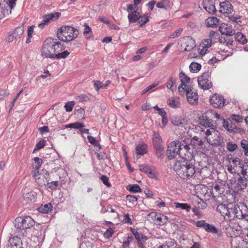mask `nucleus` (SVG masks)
<instances>
[{"label":"nucleus","instance_id":"1","mask_svg":"<svg viewBox=\"0 0 248 248\" xmlns=\"http://www.w3.org/2000/svg\"><path fill=\"white\" fill-rule=\"evenodd\" d=\"M63 49L62 45L57 39L47 38L43 43L41 55L46 58L65 59L70 53L67 50L61 52Z\"/></svg>","mask_w":248,"mask_h":248},{"label":"nucleus","instance_id":"2","mask_svg":"<svg viewBox=\"0 0 248 248\" xmlns=\"http://www.w3.org/2000/svg\"><path fill=\"white\" fill-rule=\"evenodd\" d=\"M184 157L183 161H177L173 166V170L179 177L184 179L191 178L195 173L194 155L191 153Z\"/></svg>","mask_w":248,"mask_h":248},{"label":"nucleus","instance_id":"3","mask_svg":"<svg viewBox=\"0 0 248 248\" xmlns=\"http://www.w3.org/2000/svg\"><path fill=\"white\" fill-rule=\"evenodd\" d=\"M182 146L181 142L179 140L171 141L168 145L166 151L168 158L171 160L178 155L180 157L183 159L185 156H188V153H191V148L189 147L188 145H185L183 147Z\"/></svg>","mask_w":248,"mask_h":248},{"label":"nucleus","instance_id":"4","mask_svg":"<svg viewBox=\"0 0 248 248\" xmlns=\"http://www.w3.org/2000/svg\"><path fill=\"white\" fill-rule=\"evenodd\" d=\"M58 38L63 42H69L77 38L78 31L73 27L66 26L60 28L57 32Z\"/></svg>","mask_w":248,"mask_h":248},{"label":"nucleus","instance_id":"5","mask_svg":"<svg viewBox=\"0 0 248 248\" xmlns=\"http://www.w3.org/2000/svg\"><path fill=\"white\" fill-rule=\"evenodd\" d=\"M207 141L211 145L219 146L223 141L220 133L214 127L209 128L205 131Z\"/></svg>","mask_w":248,"mask_h":248},{"label":"nucleus","instance_id":"6","mask_svg":"<svg viewBox=\"0 0 248 248\" xmlns=\"http://www.w3.org/2000/svg\"><path fill=\"white\" fill-rule=\"evenodd\" d=\"M14 224L17 229H28L35 225V221L29 216L20 217L15 219Z\"/></svg>","mask_w":248,"mask_h":248},{"label":"nucleus","instance_id":"7","mask_svg":"<svg viewBox=\"0 0 248 248\" xmlns=\"http://www.w3.org/2000/svg\"><path fill=\"white\" fill-rule=\"evenodd\" d=\"M212 110H208L199 117V124L205 127H214Z\"/></svg>","mask_w":248,"mask_h":248},{"label":"nucleus","instance_id":"8","mask_svg":"<svg viewBox=\"0 0 248 248\" xmlns=\"http://www.w3.org/2000/svg\"><path fill=\"white\" fill-rule=\"evenodd\" d=\"M235 210L236 218L248 221V207L246 204L242 202L237 203Z\"/></svg>","mask_w":248,"mask_h":248},{"label":"nucleus","instance_id":"9","mask_svg":"<svg viewBox=\"0 0 248 248\" xmlns=\"http://www.w3.org/2000/svg\"><path fill=\"white\" fill-rule=\"evenodd\" d=\"M42 171L44 172L43 173H39V171H34L33 175L36 183L41 186H44L48 184V178L49 176V174L46 170L45 171L42 170Z\"/></svg>","mask_w":248,"mask_h":248},{"label":"nucleus","instance_id":"10","mask_svg":"<svg viewBox=\"0 0 248 248\" xmlns=\"http://www.w3.org/2000/svg\"><path fill=\"white\" fill-rule=\"evenodd\" d=\"M210 74L208 72L203 73L198 79V82L200 87L206 90L212 87V84L209 81Z\"/></svg>","mask_w":248,"mask_h":248},{"label":"nucleus","instance_id":"11","mask_svg":"<svg viewBox=\"0 0 248 248\" xmlns=\"http://www.w3.org/2000/svg\"><path fill=\"white\" fill-rule=\"evenodd\" d=\"M24 27L20 26L16 28L14 31L8 33L7 41L8 42H12L14 41H17L19 39L24 33Z\"/></svg>","mask_w":248,"mask_h":248},{"label":"nucleus","instance_id":"12","mask_svg":"<svg viewBox=\"0 0 248 248\" xmlns=\"http://www.w3.org/2000/svg\"><path fill=\"white\" fill-rule=\"evenodd\" d=\"M210 102L214 108H220L223 107L225 100L221 95L215 93L210 97Z\"/></svg>","mask_w":248,"mask_h":248},{"label":"nucleus","instance_id":"13","mask_svg":"<svg viewBox=\"0 0 248 248\" xmlns=\"http://www.w3.org/2000/svg\"><path fill=\"white\" fill-rule=\"evenodd\" d=\"M183 92H185L186 95L187 101L191 104H196L198 102V95L197 93L192 92V88L191 87H185Z\"/></svg>","mask_w":248,"mask_h":248},{"label":"nucleus","instance_id":"14","mask_svg":"<svg viewBox=\"0 0 248 248\" xmlns=\"http://www.w3.org/2000/svg\"><path fill=\"white\" fill-rule=\"evenodd\" d=\"M247 179L244 177H238L237 182L234 184V191L239 192L246 188L247 186Z\"/></svg>","mask_w":248,"mask_h":248},{"label":"nucleus","instance_id":"15","mask_svg":"<svg viewBox=\"0 0 248 248\" xmlns=\"http://www.w3.org/2000/svg\"><path fill=\"white\" fill-rule=\"evenodd\" d=\"M180 78L181 79V83L178 87V91L179 93L183 92L185 90V87H191L189 85H187L186 83H188L190 82V78L187 77L184 72H181L179 74Z\"/></svg>","mask_w":248,"mask_h":248},{"label":"nucleus","instance_id":"16","mask_svg":"<svg viewBox=\"0 0 248 248\" xmlns=\"http://www.w3.org/2000/svg\"><path fill=\"white\" fill-rule=\"evenodd\" d=\"M184 142L186 143V145H188L189 148L190 146H192L193 148H196L202 146L203 145L202 140L196 136L194 137L192 139H186L184 140Z\"/></svg>","mask_w":248,"mask_h":248},{"label":"nucleus","instance_id":"17","mask_svg":"<svg viewBox=\"0 0 248 248\" xmlns=\"http://www.w3.org/2000/svg\"><path fill=\"white\" fill-rule=\"evenodd\" d=\"M233 11V7L229 1H223L220 3L219 12L221 13L231 14Z\"/></svg>","mask_w":248,"mask_h":248},{"label":"nucleus","instance_id":"18","mask_svg":"<svg viewBox=\"0 0 248 248\" xmlns=\"http://www.w3.org/2000/svg\"><path fill=\"white\" fill-rule=\"evenodd\" d=\"M219 30L222 34L228 36H232L235 33V31L232 29L231 26L225 23L221 24Z\"/></svg>","mask_w":248,"mask_h":248},{"label":"nucleus","instance_id":"19","mask_svg":"<svg viewBox=\"0 0 248 248\" xmlns=\"http://www.w3.org/2000/svg\"><path fill=\"white\" fill-rule=\"evenodd\" d=\"M7 248H23L22 240L17 237L10 238Z\"/></svg>","mask_w":248,"mask_h":248},{"label":"nucleus","instance_id":"20","mask_svg":"<svg viewBox=\"0 0 248 248\" xmlns=\"http://www.w3.org/2000/svg\"><path fill=\"white\" fill-rule=\"evenodd\" d=\"M152 216L153 217H154L155 220L156 221V223L159 225L165 224L168 220L167 217L161 214H157L156 213H152L149 215V216Z\"/></svg>","mask_w":248,"mask_h":248},{"label":"nucleus","instance_id":"21","mask_svg":"<svg viewBox=\"0 0 248 248\" xmlns=\"http://www.w3.org/2000/svg\"><path fill=\"white\" fill-rule=\"evenodd\" d=\"M235 208V204H229L226 214L224 217L226 220H231L236 217Z\"/></svg>","mask_w":248,"mask_h":248},{"label":"nucleus","instance_id":"22","mask_svg":"<svg viewBox=\"0 0 248 248\" xmlns=\"http://www.w3.org/2000/svg\"><path fill=\"white\" fill-rule=\"evenodd\" d=\"M134 236L137 240L139 248H145L144 244H145L146 241L148 239L147 237L144 235L142 233H139L138 232L134 234Z\"/></svg>","mask_w":248,"mask_h":248},{"label":"nucleus","instance_id":"23","mask_svg":"<svg viewBox=\"0 0 248 248\" xmlns=\"http://www.w3.org/2000/svg\"><path fill=\"white\" fill-rule=\"evenodd\" d=\"M203 7L204 9L209 14H213L216 12L215 5L212 1L209 0H204L203 1Z\"/></svg>","mask_w":248,"mask_h":248},{"label":"nucleus","instance_id":"24","mask_svg":"<svg viewBox=\"0 0 248 248\" xmlns=\"http://www.w3.org/2000/svg\"><path fill=\"white\" fill-rule=\"evenodd\" d=\"M185 48L184 50L186 51H189L195 46V43L194 40L189 36L185 38Z\"/></svg>","mask_w":248,"mask_h":248},{"label":"nucleus","instance_id":"25","mask_svg":"<svg viewBox=\"0 0 248 248\" xmlns=\"http://www.w3.org/2000/svg\"><path fill=\"white\" fill-rule=\"evenodd\" d=\"M37 194L32 191L25 193L23 195L24 200L28 203L35 202L36 199Z\"/></svg>","mask_w":248,"mask_h":248},{"label":"nucleus","instance_id":"26","mask_svg":"<svg viewBox=\"0 0 248 248\" xmlns=\"http://www.w3.org/2000/svg\"><path fill=\"white\" fill-rule=\"evenodd\" d=\"M60 15L59 13L46 15L43 16L42 22L47 25L51 20L57 19L59 17Z\"/></svg>","mask_w":248,"mask_h":248},{"label":"nucleus","instance_id":"27","mask_svg":"<svg viewBox=\"0 0 248 248\" xmlns=\"http://www.w3.org/2000/svg\"><path fill=\"white\" fill-rule=\"evenodd\" d=\"M153 141L154 147L163 146L162 139L158 132H154Z\"/></svg>","mask_w":248,"mask_h":248},{"label":"nucleus","instance_id":"28","mask_svg":"<svg viewBox=\"0 0 248 248\" xmlns=\"http://www.w3.org/2000/svg\"><path fill=\"white\" fill-rule=\"evenodd\" d=\"M140 15L138 11H133L132 13H129L128 15L129 22L135 23L140 19Z\"/></svg>","mask_w":248,"mask_h":248},{"label":"nucleus","instance_id":"29","mask_svg":"<svg viewBox=\"0 0 248 248\" xmlns=\"http://www.w3.org/2000/svg\"><path fill=\"white\" fill-rule=\"evenodd\" d=\"M219 19L216 17H209L206 20V25L208 27L216 28L218 24Z\"/></svg>","mask_w":248,"mask_h":248},{"label":"nucleus","instance_id":"30","mask_svg":"<svg viewBox=\"0 0 248 248\" xmlns=\"http://www.w3.org/2000/svg\"><path fill=\"white\" fill-rule=\"evenodd\" d=\"M211 45L212 41L211 39H207L204 40L200 45V47H202L201 51V54H205L207 51L208 48L211 46Z\"/></svg>","mask_w":248,"mask_h":248},{"label":"nucleus","instance_id":"31","mask_svg":"<svg viewBox=\"0 0 248 248\" xmlns=\"http://www.w3.org/2000/svg\"><path fill=\"white\" fill-rule=\"evenodd\" d=\"M52 205L50 203L42 205L38 207V210L39 212L43 214H48L52 210Z\"/></svg>","mask_w":248,"mask_h":248},{"label":"nucleus","instance_id":"32","mask_svg":"<svg viewBox=\"0 0 248 248\" xmlns=\"http://www.w3.org/2000/svg\"><path fill=\"white\" fill-rule=\"evenodd\" d=\"M223 127L230 133L234 132L235 129H236V126L233 125L232 122L230 124L229 122L226 120H223Z\"/></svg>","mask_w":248,"mask_h":248},{"label":"nucleus","instance_id":"33","mask_svg":"<svg viewBox=\"0 0 248 248\" xmlns=\"http://www.w3.org/2000/svg\"><path fill=\"white\" fill-rule=\"evenodd\" d=\"M137 158H139L138 155H143L146 153V145L145 144H139L136 148Z\"/></svg>","mask_w":248,"mask_h":248},{"label":"nucleus","instance_id":"34","mask_svg":"<svg viewBox=\"0 0 248 248\" xmlns=\"http://www.w3.org/2000/svg\"><path fill=\"white\" fill-rule=\"evenodd\" d=\"M235 39L236 41L243 45L247 42V39L245 36L240 32H238L235 34Z\"/></svg>","mask_w":248,"mask_h":248},{"label":"nucleus","instance_id":"35","mask_svg":"<svg viewBox=\"0 0 248 248\" xmlns=\"http://www.w3.org/2000/svg\"><path fill=\"white\" fill-rule=\"evenodd\" d=\"M229 205V204L226 205L223 204H220L217 206V211L219 212L221 215L225 217Z\"/></svg>","mask_w":248,"mask_h":248},{"label":"nucleus","instance_id":"36","mask_svg":"<svg viewBox=\"0 0 248 248\" xmlns=\"http://www.w3.org/2000/svg\"><path fill=\"white\" fill-rule=\"evenodd\" d=\"M170 0H162L158 2L156 6L158 8L165 9L168 10L169 8Z\"/></svg>","mask_w":248,"mask_h":248},{"label":"nucleus","instance_id":"37","mask_svg":"<svg viewBox=\"0 0 248 248\" xmlns=\"http://www.w3.org/2000/svg\"><path fill=\"white\" fill-rule=\"evenodd\" d=\"M34 163L32 164V167L35 169L34 171H39V169L41 166L43 161L41 158L35 157L33 158Z\"/></svg>","mask_w":248,"mask_h":248},{"label":"nucleus","instance_id":"38","mask_svg":"<svg viewBox=\"0 0 248 248\" xmlns=\"http://www.w3.org/2000/svg\"><path fill=\"white\" fill-rule=\"evenodd\" d=\"M176 80V78L172 77H170L169 78V81L167 82V88L171 91H173L174 89H175L176 86H174V84H175Z\"/></svg>","mask_w":248,"mask_h":248},{"label":"nucleus","instance_id":"39","mask_svg":"<svg viewBox=\"0 0 248 248\" xmlns=\"http://www.w3.org/2000/svg\"><path fill=\"white\" fill-rule=\"evenodd\" d=\"M174 204L176 208H180L187 212H189L191 209V206L186 203L175 202Z\"/></svg>","mask_w":248,"mask_h":248},{"label":"nucleus","instance_id":"40","mask_svg":"<svg viewBox=\"0 0 248 248\" xmlns=\"http://www.w3.org/2000/svg\"><path fill=\"white\" fill-rule=\"evenodd\" d=\"M201 65L197 62H192L189 66V69L193 73L198 72L201 69Z\"/></svg>","mask_w":248,"mask_h":248},{"label":"nucleus","instance_id":"41","mask_svg":"<svg viewBox=\"0 0 248 248\" xmlns=\"http://www.w3.org/2000/svg\"><path fill=\"white\" fill-rule=\"evenodd\" d=\"M84 26L83 34L86 38H90L92 34V29L86 23L84 24Z\"/></svg>","mask_w":248,"mask_h":248},{"label":"nucleus","instance_id":"42","mask_svg":"<svg viewBox=\"0 0 248 248\" xmlns=\"http://www.w3.org/2000/svg\"><path fill=\"white\" fill-rule=\"evenodd\" d=\"M171 123L175 125L183 126L185 125V123L184 120L179 118H175L171 120Z\"/></svg>","mask_w":248,"mask_h":248},{"label":"nucleus","instance_id":"43","mask_svg":"<svg viewBox=\"0 0 248 248\" xmlns=\"http://www.w3.org/2000/svg\"><path fill=\"white\" fill-rule=\"evenodd\" d=\"M157 157L162 158L164 156V147L163 146L154 147Z\"/></svg>","mask_w":248,"mask_h":248},{"label":"nucleus","instance_id":"44","mask_svg":"<svg viewBox=\"0 0 248 248\" xmlns=\"http://www.w3.org/2000/svg\"><path fill=\"white\" fill-rule=\"evenodd\" d=\"M168 105L171 108H176L179 107V102L177 100L170 98L168 101Z\"/></svg>","mask_w":248,"mask_h":248},{"label":"nucleus","instance_id":"45","mask_svg":"<svg viewBox=\"0 0 248 248\" xmlns=\"http://www.w3.org/2000/svg\"><path fill=\"white\" fill-rule=\"evenodd\" d=\"M241 146L243 149L245 155L248 156V141L246 140H242Z\"/></svg>","mask_w":248,"mask_h":248},{"label":"nucleus","instance_id":"46","mask_svg":"<svg viewBox=\"0 0 248 248\" xmlns=\"http://www.w3.org/2000/svg\"><path fill=\"white\" fill-rule=\"evenodd\" d=\"M204 230L208 232H212L213 233H217L218 232L217 229L212 225L207 224L205 225Z\"/></svg>","mask_w":248,"mask_h":248},{"label":"nucleus","instance_id":"47","mask_svg":"<svg viewBox=\"0 0 248 248\" xmlns=\"http://www.w3.org/2000/svg\"><path fill=\"white\" fill-rule=\"evenodd\" d=\"M127 189H128L131 192L135 193L140 192L141 190L140 186L137 184L129 185Z\"/></svg>","mask_w":248,"mask_h":248},{"label":"nucleus","instance_id":"48","mask_svg":"<svg viewBox=\"0 0 248 248\" xmlns=\"http://www.w3.org/2000/svg\"><path fill=\"white\" fill-rule=\"evenodd\" d=\"M241 168V173L244 175H248V162L243 164L241 166H240Z\"/></svg>","mask_w":248,"mask_h":248},{"label":"nucleus","instance_id":"49","mask_svg":"<svg viewBox=\"0 0 248 248\" xmlns=\"http://www.w3.org/2000/svg\"><path fill=\"white\" fill-rule=\"evenodd\" d=\"M149 22V17L146 15L140 16L139 23L140 24V27L143 26L145 24Z\"/></svg>","mask_w":248,"mask_h":248},{"label":"nucleus","instance_id":"50","mask_svg":"<svg viewBox=\"0 0 248 248\" xmlns=\"http://www.w3.org/2000/svg\"><path fill=\"white\" fill-rule=\"evenodd\" d=\"M227 149L230 152H233L237 148V145L231 142H229L226 145Z\"/></svg>","mask_w":248,"mask_h":248},{"label":"nucleus","instance_id":"51","mask_svg":"<svg viewBox=\"0 0 248 248\" xmlns=\"http://www.w3.org/2000/svg\"><path fill=\"white\" fill-rule=\"evenodd\" d=\"M8 14V10L4 6L0 4V20L3 19Z\"/></svg>","mask_w":248,"mask_h":248},{"label":"nucleus","instance_id":"52","mask_svg":"<svg viewBox=\"0 0 248 248\" xmlns=\"http://www.w3.org/2000/svg\"><path fill=\"white\" fill-rule=\"evenodd\" d=\"M75 103L74 101H70L67 102L64 106V108H65L66 111L67 112L71 111L75 105Z\"/></svg>","mask_w":248,"mask_h":248},{"label":"nucleus","instance_id":"53","mask_svg":"<svg viewBox=\"0 0 248 248\" xmlns=\"http://www.w3.org/2000/svg\"><path fill=\"white\" fill-rule=\"evenodd\" d=\"M183 29L179 28L175 31L172 32L169 36L170 38H174L178 36L182 32Z\"/></svg>","mask_w":248,"mask_h":248},{"label":"nucleus","instance_id":"54","mask_svg":"<svg viewBox=\"0 0 248 248\" xmlns=\"http://www.w3.org/2000/svg\"><path fill=\"white\" fill-rule=\"evenodd\" d=\"M114 233V231L111 228H108L104 233V236L106 238H109Z\"/></svg>","mask_w":248,"mask_h":248},{"label":"nucleus","instance_id":"55","mask_svg":"<svg viewBox=\"0 0 248 248\" xmlns=\"http://www.w3.org/2000/svg\"><path fill=\"white\" fill-rule=\"evenodd\" d=\"M230 161L234 165V166H237L238 165L242 166L241 161L240 159L238 157H232L230 158Z\"/></svg>","mask_w":248,"mask_h":248},{"label":"nucleus","instance_id":"56","mask_svg":"<svg viewBox=\"0 0 248 248\" xmlns=\"http://www.w3.org/2000/svg\"><path fill=\"white\" fill-rule=\"evenodd\" d=\"M126 200L132 204H135L138 200L136 196L133 195H128L126 197Z\"/></svg>","mask_w":248,"mask_h":248},{"label":"nucleus","instance_id":"57","mask_svg":"<svg viewBox=\"0 0 248 248\" xmlns=\"http://www.w3.org/2000/svg\"><path fill=\"white\" fill-rule=\"evenodd\" d=\"M231 118L237 123H241L243 121V117L239 115L232 114L231 116Z\"/></svg>","mask_w":248,"mask_h":248},{"label":"nucleus","instance_id":"58","mask_svg":"<svg viewBox=\"0 0 248 248\" xmlns=\"http://www.w3.org/2000/svg\"><path fill=\"white\" fill-rule=\"evenodd\" d=\"M138 8L134 4L127 5V11L129 13H132L133 11H138Z\"/></svg>","mask_w":248,"mask_h":248},{"label":"nucleus","instance_id":"59","mask_svg":"<svg viewBox=\"0 0 248 248\" xmlns=\"http://www.w3.org/2000/svg\"><path fill=\"white\" fill-rule=\"evenodd\" d=\"M87 139L88 140L89 142L92 145H93L94 146H97L98 145L97 141L96 140V139L93 137L89 135L87 137Z\"/></svg>","mask_w":248,"mask_h":248},{"label":"nucleus","instance_id":"60","mask_svg":"<svg viewBox=\"0 0 248 248\" xmlns=\"http://www.w3.org/2000/svg\"><path fill=\"white\" fill-rule=\"evenodd\" d=\"M94 87L96 91H98L100 89L103 88L102 83L99 80L94 81Z\"/></svg>","mask_w":248,"mask_h":248},{"label":"nucleus","instance_id":"61","mask_svg":"<svg viewBox=\"0 0 248 248\" xmlns=\"http://www.w3.org/2000/svg\"><path fill=\"white\" fill-rule=\"evenodd\" d=\"M101 180L104 185L107 186H110L111 185L110 183L108 182V178L106 175H102Z\"/></svg>","mask_w":248,"mask_h":248},{"label":"nucleus","instance_id":"62","mask_svg":"<svg viewBox=\"0 0 248 248\" xmlns=\"http://www.w3.org/2000/svg\"><path fill=\"white\" fill-rule=\"evenodd\" d=\"M49 188L51 189H55L58 186V181H52L50 183H49L48 182V184H46Z\"/></svg>","mask_w":248,"mask_h":248},{"label":"nucleus","instance_id":"63","mask_svg":"<svg viewBox=\"0 0 248 248\" xmlns=\"http://www.w3.org/2000/svg\"><path fill=\"white\" fill-rule=\"evenodd\" d=\"M207 224L204 220H199L196 222V226L198 227L203 228L204 229Z\"/></svg>","mask_w":248,"mask_h":248},{"label":"nucleus","instance_id":"64","mask_svg":"<svg viewBox=\"0 0 248 248\" xmlns=\"http://www.w3.org/2000/svg\"><path fill=\"white\" fill-rule=\"evenodd\" d=\"M174 246V243L172 242H169L166 243V244L160 246L158 248H172Z\"/></svg>","mask_w":248,"mask_h":248}]
</instances>
